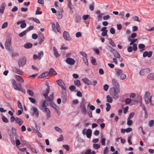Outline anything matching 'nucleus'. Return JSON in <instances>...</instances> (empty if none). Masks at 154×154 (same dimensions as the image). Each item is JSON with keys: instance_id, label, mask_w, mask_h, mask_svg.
Wrapping results in <instances>:
<instances>
[{"instance_id": "1", "label": "nucleus", "mask_w": 154, "mask_h": 154, "mask_svg": "<svg viewBox=\"0 0 154 154\" xmlns=\"http://www.w3.org/2000/svg\"><path fill=\"white\" fill-rule=\"evenodd\" d=\"M11 36L8 35L6 37V41L5 43V48L8 51L11 50Z\"/></svg>"}, {"instance_id": "2", "label": "nucleus", "mask_w": 154, "mask_h": 154, "mask_svg": "<svg viewBox=\"0 0 154 154\" xmlns=\"http://www.w3.org/2000/svg\"><path fill=\"white\" fill-rule=\"evenodd\" d=\"M152 96V95H151L150 92L148 91H146L144 98L146 104H147L151 102V98Z\"/></svg>"}, {"instance_id": "3", "label": "nucleus", "mask_w": 154, "mask_h": 154, "mask_svg": "<svg viewBox=\"0 0 154 154\" xmlns=\"http://www.w3.org/2000/svg\"><path fill=\"white\" fill-rule=\"evenodd\" d=\"M50 24L51 25L52 29L54 32H57L60 33V27L58 22L56 23V25L53 22H51Z\"/></svg>"}, {"instance_id": "4", "label": "nucleus", "mask_w": 154, "mask_h": 154, "mask_svg": "<svg viewBox=\"0 0 154 154\" xmlns=\"http://www.w3.org/2000/svg\"><path fill=\"white\" fill-rule=\"evenodd\" d=\"M110 93L113 99L116 100L118 98L119 96L115 87H112L111 88Z\"/></svg>"}, {"instance_id": "5", "label": "nucleus", "mask_w": 154, "mask_h": 154, "mask_svg": "<svg viewBox=\"0 0 154 154\" xmlns=\"http://www.w3.org/2000/svg\"><path fill=\"white\" fill-rule=\"evenodd\" d=\"M26 63V59L25 58H20L18 61V64L19 67L23 66Z\"/></svg>"}, {"instance_id": "6", "label": "nucleus", "mask_w": 154, "mask_h": 154, "mask_svg": "<svg viewBox=\"0 0 154 154\" xmlns=\"http://www.w3.org/2000/svg\"><path fill=\"white\" fill-rule=\"evenodd\" d=\"M112 85L115 87V88H116L118 91H119V85L117 80L113 78L112 79Z\"/></svg>"}, {"instance_id": "7", "label": "nucleus", "mask_w": 154, "mask_h": 154, "mask_svg": "<svg viewBox=\"0 0 154 154\" xmlns=\"http://www.w3.org/2000/svg\"><path fill=\"white\" fill-rule=\"evenodd\" d=\"M150 71V70L149 68H146L143 69L141 70L139 74L140 75H144L149 72Z\"/></svg>"}, {"instance_id": "8", "label": "nucleus", "mask_w": 154, "mask_h": 154, "mask_svg": "<svg viewBox=\"0 0 154 154\" xmlns=\"http://www.w3.org/2000/svg\"><path fill=\"white\" fill-rule=\"evenodd\" d=\"M12 71L20 75H22L23 73V72L22 70L15 67L12 68Z\"/></svg>"}, {"instance_id": "9", "label": "nucleus", "mask_w": 154, "mask_h": 154, "mask_svg": "<svg viewBox=\"0 0 154 154\" xmlns=\"http://www.w3.org/2000/svg\"><path fill=\"white\" fill-rule=\"evenodd\" d=\"M56 82L58 84V85L61 87L62 89L64 90H66V88L65 87V85L63 81L60 79L57 80Z\"/></svg>"}, {"instance_id": "10", "label": "nucleus", "mask_w": 154, "mask_h": 154, "mask_svg": "<svg viewBox=\"0 0 154 154\" xmlns=\"http://www.w3.org/2000/svg\"><path fill=\"white\" fill-rule=\"evenodd\" d=\"M41 110L43 112H45L46 113V115L47 118H49L51 117V112L50 110L48 108H44V109Z\"/></svg>"}, {"instance_id": "11", "label": "nucleus", "mask_w": 154, "mask_h": 154, "mask_svg": "<svg viewBox=\"0 0 154 154\" xmlns=\"http://www.w3.org/2000/svg\"><path fill=\"white\" fill-rule=\"evenodd\" d=\"M63 36L64 38L66 40L69 41L71 39L68 33L66 31L64 32Z\"/></svg>"}, {"instance_id": "12", "label": "nucleus", "mask_w": 154, "mask_h": 154, "mask_svg": "<svg viewBox=\"0 0 154 154\" xmlns=\"http://www.w3.org/2000/svg\"><path fill=\"white\" fill-rule=\"evenodd\" d=\"M32 109L33 111V115H34L36 117H38L39 116V112L37 108L35 107H32Z\"/></svg>"}, {"instance_id": "13", "label": "nucleus", "mask_w": 154, "mask_h": 154, "mask_svg": "<svg viewBox=\"0 0 154 154\" xmlns=\"http://www.w3.org/2000/svg\"><path fill=\"white\" fill-rule=\"evenodd\" d=\"M11 118H14V120H15L16 122L20 126H21L23 123V121L18 118H15L14 116H12Z\"/></svg>"}, {"instance_id": "14", "label": "nucleus", "mask_w": 154, "mask_h": 154, "mask_svg": "<svg viewBox=\"0 0 154 154\" xmlns=\"http://www.w3.org/2000/svg\"><path fill=\"white\" fill-rule=\"evenodd\" d=\"M152 54V52L151 51H149V52L147 51H145L143 53V56L144 57H151Z\"/></svg>"}, {"instance_id": "15", "label": "nucleus", "mask_w": 154, "mask_h": 154, "mask_svg": "<svg viewBox=\"0 0 154 154\" xmlns=\"http://www.w3.org/2000/svg\"><path fill=\"white\" fill-rule=\"evenodd\" d=\"M65 61L67 63L70 65L74 64L75 63V60L71 58H67Z\"/></svg>"}, {"instance_id": "16", "label": "nucleus", "mask_w": 154, "mask_h": 154, "mask_svg": "<svg viewBox=\"0 0 154 154\" xmlns=\"http://www.w3.org/2000/svg\"><path fill=\"white\" fill-rule=\"evenodd\" d=\"M46 84L47 86V88L46 89L45 92L43 94V95L44 96L45 98H46V97H47L48 96V94L50 90V87L48 85V83H47Z\"/></svg>"}, {"instance_id": "17", "label": "nucleus", "mask_w": 154, "mask_h": 154, "mask_svg": "<svg viewBox=\"0 0 154 154\" xmlns=\"http://www.w3.org/2000/svg\"><path fill=\"white\" fill-rule=\"evenodd\" d=\"M21 84L19 83H17L15 85H14V89L18 91H21Z\"/></svg>"}, {"instance_id": "18", "label": "nucleus", "mask_w": 154, "mask_h": 154, "mask_svg": "<svg viewBox=\"0 0 154 154\" xmlns=\"http://www.w3.org/2000/svg\"><path fill=\"white\" fill-rule=\"evenodd\" d=\"M16 79L17 81L19 82L23 83L24 82V80L23 79L20 75H15Z\"/></svg>"}, {"instance_id": "19", "label": "nucleus", "mask_w": 154, "mask_h": 154, "mask_svg": "<svg viewBox=\"0 0 154 154\" xmlns=\"http://www.w3.org/2000/svg\"><path fill=\"white\" fill-rule=\"evenodd\" d=\"M92 135V130L91 129H88L87 130L86 135L87 137L90 138Z\"/></svg>"}, {"instance_id": "20", "label": "nucleus", "mask_w": 154, "mask_h": 154, "mask_svg": "<svg viewBox=\"0 0 154 154\" xmlns=\"http://www.w3.org/2000/svg\"><path fill=\"white\" fill-rule=\"evenodd\" d=\"M113 50L114 52H112V51H111V52L114 54L115 57L116 58H119L120 57V55L119 53L116 50Z\"/></svg>"}, {"instance_id": "21", "label": "nucleus", "mask_w": 154, "mask_h": 154, "mask_svg": "<svg viewBox=\"0 0 154 154\" xmlns=\"http://www.w3.org/2000/svg\"><path fill=\"white\" fill-rule=\"evenodd\" d=\"M50 106L53 107L55 109V111L60 110L59 107L54 103H50Z\"/></svg>"}, {"instance_id": "22", "label": "nucleus", "mask_w": 154, "mask_h": 154, "mask_svg": "<svg viewBox=\"0 0 154 154\" xmlns=\"http://www.w3.org/2000/svg\"><path fill=\"white\" fill-rule=\"evenodd\" d=\"M49 73L48 72H44L42 74L38 76L39 78H42L46 77L48 75Z\"/></svg>"}, {"instance_id": "23", "label": "nucleus", "mask_w": 154, "mask_h": 154, "mask_svg": "<svg viewBox=\"0 0 154 154\" xmlns=\"http://www.w3.org/2000/svg\"><path fill=\"white\" fill-rule=\"evenodd\" d=\"M48 104H47V105H46V101L45 100H44L42 102V104H41V106L39 107V109L41 110L42 109H44V108H47L46 107V106H47Z\"/></svg>"}, {"instance_id": "24", "label": "nucleus", "mask_w": 154, "mask_h": 154, "mask_svg": "<svg viewBox=\"0 0 154 154\" xmlns=\"http://www.w3.org/2000/svg\"><path fill=\"white\" fill-rule=\"evenodd\" d=\"M82 80L85 84L91 85L92 84L91 82L87 78H85L84 79H82Z\"/></svg>"}, {"instance_id": "25", "label": "nucleus", "mask_w": 154, "mask_h": 154, "mask_svg": "<svg viewBox=\"0 0 154 154\" xmlns=\"http://www.w3.org/2000/svg\"><path fill=\"white\" fill-rule=\"evenodd\" d=\"M85 101L84 98L82 99L80 103V108L85 107Z\"/></svg>"}, {"instance_id": "26", "label": "nucleus", "mask_w": 154, "mask_h": 154, "mask_svg": "<svg viewBox=\"0 0 154 154\" xmlns=\"http://www.w3.org/2000/svg\"><path fill=\"white\" fill-rule=\"evenodd\" d=\"M54 54V55L56 56V57H57L60 54L58 53L57 49L55 47H53Z\"/></svg>"}, {"instance_id": "27", "label": "nucleus", "mask_w": 154, "mask_h": 154, "mask_svg": "<svg viewBox=\"0 0 154 154\" xmlns=\"http://www.w3.org/2000/svg\"><path fill=\"white\" fill-rule=\"evenodd\" d=\"M48 72L49 73V74H50L54 75H57V73L56 72L55 70L52 68H50L49 72Z\"/></svg>"}, {"instance_id": "28", "label": "nucleus", "mask_w": 154, "mask_h": 154, "mask_svg": "<svg viewBox=\"0 0 154 154\" xmlns=\"http://www.w3.org/2000/svg\"><path fill=\"white\" fill-rule=\"evenodd\" d=\"M5 4L4 3H2L1 5L0 8V13L1 14L3 13L5 9Z\"/></svg>"}, {"instance_id": "29", "label": "nucleus", "mask_w": 154, "mask_h": 154, "mask_svg": "<svg viewBox=\"0 0 154 154\" xmlns=\"http://www.w3.org/2000/svg\"><path fill=\"white\" fill-rule=\"evenodd\" d=\"M154 77V73H150L147 76V78L150 80H153Z\"/></svg>"}, {"instance_id": "30", "label": "nucleus", "mask_w": 154, "mask_h": 154, "mask_svg": "<svg viewBox=\"0 0 154 154\" xmlns=\"http://www.w3.org/2000/svg\"><path fill=\"white\" fill-rule=\"evenodd\" d=\"M115 71L117 73L116 75L117 77H119L122 72V69H119L117 68L115 69Z\"/></svg>"}, {"instance_id": "31", "label": "nucleus", "mask_w": 154, "mask_h": 154, "mask_svg": "<svg viewBox=\"0 0 154 154\" xmlns=\"http://www.w3.org/2000/svg\"><path fill=\"white\" fill-rule=\"evenodd\" d=\"M128 40L129 41L131 42L130 43V45H131L132 44H134V43L137 41V39H131V37H130L129 38H128Z\"/></svg>"}, {"instance_id": "32", "label": "nucleus", "mask_w": 154, "mask_h": 154, "mask_svg": "<svg viewBox=\"0 0 154 154\" xmlns=\"http://www.w3.org/2000/svg\"><path fill=\"white\" fill-rule=\"evenodd\" d=\"M32 44L30 43H26L24 46L26 48H29L32 47Z\"/></svg>"}, {"instance_id": "33", "label": "nucleus", "mask_w": 154, "mask_h": 154, "mask_svg": "<svg viewBox=\"0 0 154 154\" xmlns=\"http://www.w3.org/2000/svg\"><path fill=\"white\" fill-rule=\"evenodd\" d=\"M45 37L43 35H42L40 38L39 40L38 43L39 45H41L42 42H43L45 40Z\"/></svg>"}, {"instance_id": "34", "label": "nucleus", "mask_w": 154, "mask_h": 154, "mask_svg": "<svg viewBox=\"0 0 154 154\" xmlns=\"http://www.w3.org/2000/svg\"><path fill=\"white\" fill-rule=\"evenodd\" d=\"M106 101L109 103H112V99L109 95L106 96Z\"/></svg>"}, {"instance_id": "35", "label": "nucleus", "mask_w": 154, "mask_h": 154, "mask_svg": "<svg viewBox=\"0 0 154 154\" xmlns=\"http://www.w3.org/2000/svg\"><path fill=\"white\" fill-rule=\"evenodd\" d=\"M94 2H92L91 4L89 5V9L91 11H93L94 10Z\"/></svg>"}, {"instance_id": "36", "label": "nucleus", "mask_w": 154, "mask_h": 154, "mask_svg": "<svg viewBox=\"0 0 154 154\" xmlns=\"http://www.w3.org/2000/svg\"><path fill=\"white\" fill-rule=\"evenodd\" d=\"M46 100L49 103V104L50 105V103H53L52 102L53 100V98H51L48 96L46 97V98H45Z\"/></svg>"}, {"instance_id": "37", "label": "nucleus", "mask_w": 154, "mask_h": 154, "mask_svg": "<svg viewBox=\"0 0 154 154\" xmlns=\"http://www.w3.org/2000/svg\"><path fill=\"white\" fill-rule=\"evenodd\" d=\"M81 111L82 113L84 114H85L86 113V110L85 107L80 108Z\"/></svg>"}, {"instance_id": "38", "label": "nucleus", "mask_w": 154, "mask_h": 154, "mask_svg": "<svg viewBox=\"0 0 154 154\" xmlns=\"http://www.w3.org/2000/svg\"><path fill=\"white\" fill-rule=\"evenodd\" d=\"M27 32V31H26V30L23 31L19 34V36L22 37L24 36L25 35H26Z\"/></svg>"}, {"instance_id": "39", "label": "nucleus", "mask_w": 154, "mask_h": 154, "mask_svg": "<svg viewBox=\"0 0 154 154\" xmlns=\"http://www.w3.org/2000/svg\"><path fill=\"white\" fill-rule=\"evenodd\" d=\"M2 119L3 122L6 123H7L8 122V119L5 116H3L2 117Z\"/></svg>"}, {"instance_id": "40", "label": "nucleus", "mask_w": 154, "mask_h": 154, "mask_svg": "<svg viewBox=\"0 0 154 154\" xmlns=\"http://www.w3.org/2000/svg\"><path fill=\"white\" fill-rule=\"evenodd\" d=\"M93 147L94 149H98L100 147V145L98 144H94Z\"/></svg>"}, {"instance_id": "41", "label": "nucleus", "mask_w": 154, "mask_h": 154, "mask_svg": "<svg viewBox=\"0 0 154 154\" xmlns=\"http://www.w3.org/2000/svg\"><path fill=\"white\" fill-rule=\"evenodd\" d=\"M43 55V51H41L38 53V59L40 60L41 59Z\"/></svg>"}, {"instance_id": "42", "label": "nucleus", "mask_w": 154, "mask_h": 154, "mask_svg": "<svg viewBox=\"0 0 154 154\" xmlns=\"http://www.w3.org/2000/svg\"><path fill=\"white\" fill-rule=\"evenodd\" d=\"M106 105L107 106L106 108V111L107 112L109 111L111 108V105L109 103H106Z\"/></svg>"}, {"instance_id": "43", "label": "nucleus", "mask_w": 154, "mask_h": 154, "mask_svg": "<svg viewBox=\"0 0 154 154\" xmlns=\"http://www.w3.org/2000/svg\"><path fill=\"white\" fill-rule=\"evenodd\" d=\"M140 106L142 108V109L145 112L146 111V108L145 105L142 103V101H141V102L140 103Z\"/></svg>"}, {"instance_id": "44", "label": "nucleus", "mask_w": 154, "mask_h": 154, "mask_svg": "<svg viewBox=\"0 0 154 154\" xmlns=\"http://www.w3.org/2000/svg\"><path fill=\"white\" fill-rule=\"evenodd\" d=\"M31 19H33V21H34L36 23H40V21L39 20L36 18H34L33 17H31L29 18V20H31Z\"/></svg>"}, {"instance_id": "45", "label": "nucleus", "mask_w": 154, "mask_h": 154, "mask_svg": "<svg viewBox=\"0 0 154 154\" xmlns=\"http://www.w3.org/2000/svg\"><path fill=\"white\" fill-rule=\"evenodd\" d=\"M27 92L29 94L32 96H33L34 95V93L32 91L29 89H28L27 91Z\"/></svg>"}, {"instance_id": "46", "label": "nucleus", "mask_w": 154, "mask_h": 154, "mask_svg": "<svg viewBox=\"0 0 154 154\" xmlns=\"http://www.w3.org/2000/svg\"><path fill=\"white\" fill-rule=\"evenodd\" d=\"M8 25V23L7 22H5L2 25V29H4L6 28L7 27Z\"/></svg>"}, {"instance_id": "47", "label": "nucleus", "mask_w": 154, "mask_h": 154, "mask_svg": "<svg viewBox=\"0 0 154 154\" xmlns=\"http://www.w3.org/2000/svg\"><path fill=\"white\" fill-rule=\"evenodd\" d=\"M28 98L32 103H35L36 102V100L33 98L29 97Z\"/></svg>"}, {"instance_id": "48", "label": "nucleus", "mask_w": 154, "mask_h": 154, "mask_svg": "<svg viewBox=\"0 0 154 154\" xmlns=\"http://www.w3.org/2000/svg\"><path fill=\"white\" fill-rule=\"evenodd\" d=\"M80 53L83 57H84L83 58H87V55L86 53L82 51L80 52Z\"/></svg>"}, {"instance_id": "49", "label": "nucleus", "mask_w": 154, "mask_h": 154, "mask_svg": "<svg viewBox=\"0 0 154 154\" xmlns=\"http://www.w3.org/2000/svg\"><path fill=\"white\" fill-rule=\"evenodd\" d=\"M54 128L56 131H57L60 133H62V130L59 127L56 126L54 127Z\"/></svg>"}, {"instance_id": "50", "label": "nucleus", "mask_w": 154, "mask_h": 154, "mask_svg": "<svg viewBox=\"0 0 154 154\" xmlns=\"http://www.w3.org/2000/svg\"><path fill=\"white\" fill-rule=\"evenodd\" d=\"M83 59L85 64L86 66H88V63L87 58H83Z\"/></svg>"}, {"instance_id": "51", "label": "nucleus", "mask_w": 154, "mask_h": 154, "mask_svg": "<svg viewBox=\"0 0 154 154\" xmlns=\"http://www.w3.org/2000/svg\"><path fill=\"white\" fill-rule=\"evenodd\" d=\"M120 75V79L121 80H124L126 79V76L124 74H122Z\"/></svg>"}, {"instance_id": "52", "label": "nucleus", "mask_w": 154, "mask_h": 154, "mask_svg": "<svg viewBox=\"0 0 154 154\" xmlns=\"http://www.w3.org/2000/svg\"><path fill=\"white\" fill-rule=\"evenodd\" d=\"M69 88L71 91H74L76 88V87L74 85H71L69 87Z\"/></svg>"}, {"instance_id": "53", "label": "nucleus", "mask_w": 154, "mask_h": 154, "mask_svg": "<svg viewBox=\"0 0 154 154\" xmlns=\"http://www.w3.org/2000/svg\"><path fill=\"white\" fill-rule=\"evenodd\" d=\"M131 101V99L130 98H127L125 100V103L127 104H128L130 103Z\"/></svg>"}, {"instance_id": "54", "label": "nucleus", "mask_w": 154, "mask_h": 154, "mask_svg": "<svg viewBox=\"0 0 154 154\" xmlns=\"http://www.w3.org/2000/svg\"><path fill=\"white\" fill-rule=\"evenodd\" d=\"M105 138H102L101 139V142L103 146H105Z\"/></svg>"}, {"instance_id": "55", "label": "nucleus", "mask_w": 154, "mask_h": 154, "mask_svg": "<svg viewBox=\"0 0 154 154\" xmlns=\"http://www.w3.org/2000/svg\"><path fill=\"white\" fill-rule=\"evenodd\" d=\"M132 122H133L131 120H130V119L128 118L127 124L128 125H131L132 123Z\"/></svg>"}, {"instance_id": "56", "label": "nucleus", "mask_w": 154, "mask_h": 154, "mask_svg": "<svg viewBox=\"0 0 154 154\" xmlns=\"http://www.w3.org/2000/svg\"><path fill=\"white\" fill-rule=\"evenodd\" d=\"M145 45L143 44H140L138 45L139 48L140 49H143L145 48Z\"/></svg>"}, {"instance_id": "57", "label": "nucleus", "mask_w": 154, "mask_h": 154, "mask_svg": "<svg viewBox=\"0 0 154 154\" xmlns=\"http://www.w3.org/2000/svg\"><path fill=\"white\" fill-rule=\"evenodd\" d=\"M132 49L134 51H136L137 49V45L136 43H134L133 45Z\"/></svg>"}, {"instance_id": "58", "label": "nucleus", "mask_w": 154, "mask_h": 154, "mask_svg": "<svg viewBox=\"0 0 154 154\" xmlns=\"http://www.w3.org/2000/svg\"><path fill=\"white\" fill-rule=\"evenodd\" d=\"M107 30H105L101 33V35L103 36H105L107 35Z\"/></svg>"}, {"instance_id": "59", "label": "nucleus", "mask_w": 154, "mask_h": 154, "mask_svg": "<svg viewBox=\"0 0 154 154\" xmlns=\"http://www.w3.org/2000/svg\"><path fill=\"white\" fill-rule=\"evenodd\" d=\"M91 63L92 64L94 65H96L97 64L95 59L94 58H92L91 60Z\"/></svg>"}, {"instance_id": "60", "label": "nucleus", "mask_w": 154, "mask_h": 154, "mask_svg": "<svg viewBox=\"0 0 154 154\" xmlns=\"http://www.w3.org/2000/svg\"><path fill=\"white\" fill-rule=\"evenodd\" d=\"M63 140V135L61 134L60 137H59L57 139V141H61Z\"/></svg>"}, {"instance_id": "61", "label": "nucleus", "mask_w": 154, "mask_h": 154, "mask_svg": "<svg viewBox=\"0 0 154 154\" xmlns=\"http://www.w3.org/2000/svg\"><path fill=\"white\" fill-rule=\"evenodd\" d=\"M109 31L112 34H114L115 33V30L113 28H111L109 30Z\"/></svg>"}, {"instance_id": "62", "label": "nucleus", "mask_w": 154, "mask_h": 154, "mask_svg": "<svg viewBox=\"0 0 154 154\" xmlns=\"http://www.w3.org/2000/svg\"><path fill=\"white\" fill-rule=\"evenodd\" d=\"M103 14L102 13L99 14V15L97 16V20L98 21H101L102 20V15Z\"/></svg>"}, {"instance_id": "63", "label": "nucleus", "mask_w": 154, "mask_h": 154, "mask_svg": "<svg viewBox=\"0 0 154 154\" xmlns=\"http://www.w3.org/2000/svg\"><path fill=\"white\" fill-rule=\"evenodd\" d=\"M57 14L58 16V18L61 19L62 17V12L60 11H58L57 13Z\"/></svg>"}, {"instance_id": "64", "label": "nucleus", "mask_w": 154, "mask_h": 154, "mask_svg": "<svg viewBox=\"0 0 154 154\" xmlns=\"http://www.w3.org/2000/svg\"><path fill=\"white\" fill-rule=\"evenodd\" d=\"M154 124V121L152 120L149 121V127H151L153 126Z\"/></svg>"}]
</instances>
